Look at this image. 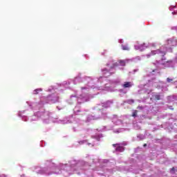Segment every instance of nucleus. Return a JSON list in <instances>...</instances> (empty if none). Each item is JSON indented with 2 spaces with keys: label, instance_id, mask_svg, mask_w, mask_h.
<instances>
[{
  "label": "nucleus",
  "instance_id": "1",
  "mask_svg": "<svg viewBox=\"0 0 177 177\" xmlns=\"http://www.w3.org/2000/svg\"><path fill=\"white\" fill-rule=\"evenodd\" d=\"M41 102H44V103H49V102H57V97H55L53 95L43 97L41 98Z\"/></svg>",
  "mask_w": 177,
  "mask_h": 177
},
{
  "label": "nucleus",
  "instance_id": "2",
  "mask_svg": "<svg viewBox=\"0 0 177 177\" xmlns=\"http://www.w3.org/2000/svg\"><path fill=\"white\" fill-rule=\"evenodd\" d=\"M167 53L165 51H162L161 50L158 49L154 51H151V55H160V56H165Z\"/></svg>",
  "mask_w": 177,
  "mask_h": 177
},
{
  "label": "nucleus",
  "instance_id": "3",
  "mask_svg": "<svg viewBox=\"0 0 177 177\" xmlns=\"http://www.w3.org/2000/svg\"><path fill=\"white\" fill-rule=\"evenodd\" d=\"M102 73H103L104 77H105V78H107V77H110V75H111V74H115V72L110 73L106 68L102 70Z\"/></svg>",
  "mask_w": 177,
  "mask_h": 177
},
{
  "label": "nucleus",
  "instance_id": "4",
  "mask_svg": "<svg viewBox=\"0 0 177 177\" xmlns=\"http://www.w3.org/2000/svg\"><path fill=\"white\" fill-rule=\"evenodd\" d=\"M131 86H132V83L129 82H126L123 84V88H131Z\"/></svg>",
  "mask_w": 177,
  "mask_h": 177
},
{
  "label": "nucleus",
  "instance_id": "5",
  "mask_svg": "<svg viewBox=\"0 0 177 177\" xmlns=\"http://www.w3.org/2000/svg\"><path fill=\"white\" fill-rule=\"evenodd\" d=\"M122 50H129V46L127 45H122Z\"/></svg>",
  "mask_w": 177,
  "mask_h": 177
},
{
  "label": "nucleus",
  "instance_id": "6",
  "mask_svg": "<svg viewBox=\"0 0 177 177\" xmlns=\"http://www.w3.org/2000/svg\"><path fill=\"white\" fill-rule=\"evenodd\" d=\"M115 150H116V151L122 152V151H124V147H118Z\"/></svg>",
  "mask_w": 177,
  "mask_h": 177
},
{
  "label": "nucleus",
  "instance_id": "7",
  "mask_svg": "<svg viewBox=\"0 0 177 177\" xmlns=\"http://www.w3.org/2000/svg\"><path fill=\"white\" fill-rule=\"evenodd\" d=\"M119 63L121 66H125V60L120 59L119 60Z\"/></svg>",
  "mask_w": 177,
  "mask_h": 177
},
{
  "label": "nucleus",
  "instance_id": "8",
  "mask_svg": "<svg viewBox=\"0 0 177 177\" xmlns=\"http://www.w3.org/2000/svg\"><path fill=\"white\" fill-rule=\"evenodd\" d=\"M154 97L156 100H160L161 99V96L160 95H155Z\"/></svg>",
  "mask_w": 177,
  "mask_h": 177
},
{
  "label": "nucleus",
  "instance_id": "9",
  "mask_svg": "<svg viewBox=\"0 0 177 177\" xmlns=\"http://www.w3.org/2000/svg\"><path fill=\"white\" fill-rule=\"evenodd\" d=\"M118 66V64L117 62H115L112 64V66H111V68H114V67H117Z\"/></svg>",
  "mask_w": 177,
  "mask_h": 177
},
{
  "label": "nucleus",
  "instance_id": "10",
  "mask_svg": "<svg viewBox=\"0 0 177 177\" xmlns=\"http://www.w3.org/2000/svg\"><path fill=\"white\" fill-rule=\"evenodd\" d=\"M127 102L129 103V104H132L135 102V101L133 100H129Z\"/></svg>",
  "mask_w": 177,
  "mask_h": 177
},
{
  "label": "nucleus",
  "instance_id": "11",
  "mask_svg": "<svg viewBox=\"0 0 177 177\" xmlns=\"http://www.w3.org/2000/svg\"><path fill=\"white\" fill-rule=\"evenodd\" d=\"M39 92V89H36L34 91V95H38V93Z\"/></svg>",
  "mask_w": 177,
  "mask_h": 177
},
{
  "label": "nucleus",
  "instance_id": "12",
  "mask_svg": "<svg viewBox=\"0 0 177 177\" xmlns=\"http://www.w3.org/2000/svg\"><path fill=\"white\" fill-rule=\"evenodd\" d=\"M172 81H174V80H172V79H171V78H169V77H167V82H172Z\"/></svg>",
  "mask_w": 177,
  "mask_h": 177
},
{
  "label": "nucleus",
  "instance_id": "13",
  "mask_svg": "<svg viewBox=\"0 0 177 177\" xmlns=\"http://www.w3.org/2000/svg\"><path fill=\"white\" fill-rule=\"evenodd\" d=\"M136 115H138L137 112H133L132 114V117H136Z\"/></svg>",
  "mask_w": 177,
  "mask_h": 177
},
{
  "label": "nucleus",
  "instance_id": "14",
  "mask_svg": "<svg viewBox=\"0 0 177 177\" xmlns=\"http://www.w3.org/2000/svg\"><path fill=\"white\" fill-rule=\"evenodd\" d=\"M138 46L139 49H142V48H143V45H140V46Z\"/></svg>",
  "mask_w": 177,
  "mask_h": 177
},
{
  "label": "nucleus",
  "instance_id": "15",
  "mask_svg": "<svg viewBox=\"0 0 177 177\" xmlns=\"http://www.w3.org/2000/svg\"><path fill=\"white\" fill-rule=\"evenodd\" d=\"M174 171H175V168H174V167H173V168L171 169V172H174Z\"/></svg>",
  "mask_w": 177,
  "mask_h": 177
},
{
  "label": "nucleus",
  "instance_id": "16",
  "mask_svg": "<svg viewBox=\"0 0 177 177\" xmlns=\"http://www.w3.org/2000/svg\"><path fill=\"white\" fill-rule=\"evenodd\" d=\"M117 145H118V144H113V147H115V146H117Z\"/></svg>",
  "mask_w": 177,
  "mask_h": 177
},
{
  "label": "nucleus",
  "instance_id": "17",
  "mask_svg": "<svg viewBox=\"0 0 177 177\" xmlns=\"http://www.w3.org/2000/svg\"><path fill=\"white\" fill-rule=\"evenodd\" d=\"M144 147H146L147 146V144H144Z\"/></svg>",
  "mask_w": 177,
  "mask_h": 177
},
{
  "label": "nucleus",
  "instance_id": "18",
  "mask_svg": "<svg viewBox=\"0 0 177 177\" xmlns=\"http://www.w3.org/2000/svg\"><path fill=\"white\" fill-rule=\"evenodd\" d=\"M167 63H172V61H167Z\"/></svg>",
  "mask_w": 177,
  "mask_h": 177
},
{
  "label": "nucleus",
  "instance_id": "19",
  "mask_svg": "<svg viewBox=\"0 0 177 177\" xmlns=\"http://www.w3.org/2000/svg\"><path fill=\"white\" fill-rule=\"evenodd\" d=\"M107 66H110V64H107Z\"/></svg>",
  "mask_w": 177,
  "mask_h": 177
}]
</instances>
